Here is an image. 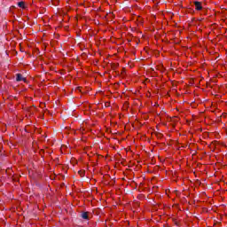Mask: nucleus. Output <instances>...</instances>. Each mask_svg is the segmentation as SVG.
Segmentation results:
<instances>
[{
  "mask_svg": "<svg viewBox=\"0 0 227 227\" xmlns=\"http://www.w3.org/2000/svg\"><path fill=\"white\" fill-rule=\"evenodd\" d=\"M195 4V10L198 12L203 10V6L201 5V2H194Z\"/></svg>",
  "mask_w": 227,
  "mask_h": 227,
  "instance_id": "f257e3e1",
  "label": "nucleus"
},
{
  "mask_svg": "<svg viewBox=\"0 0 227 227\" xmlns=\"http://www.w3.org/2000/svg\"><path fill=\"white\" fill-rule=\"evenodd\" d=\"M16 81H18V82L24 81V82H26V78H23L22 74H18L17 77H16Z\"/></svg>",
  "mask_w": 227,
  "mask_h": 227,
  "instance_id": "f03ea898",
  "label": "nucleus"
},
{
  "mask_svg": "<svg viewBox=\"0 0 227 227\" xmlns=\"http://www.w3.org/2000/svg\"><path fill=\"white\" fill-rule=\"evenodd\" d=\"M18 6H19L20 8H26L24 2H19V3H18Z\"/></svg>",
  "mask_w": 227,
  "mask_h": 227,
  "instance_id": "7ed1b4c3",
  "label": "nucleus"
},
{
  "mask_svg": "<svg viewBox=\"0 0 227 227\" xmlns=\"http://www.w3.org/2000/svg\"><path fill=\"white\" fill-rule=\"evenodd\" d=\"M82 219H88V213L87 212L82 213Z\"/></svg>",
  "mask_w": 227,
  "mask_h": 227,
  "instance_id": "20e7f679",
  "label": "nucleus"
}]
</instances>
